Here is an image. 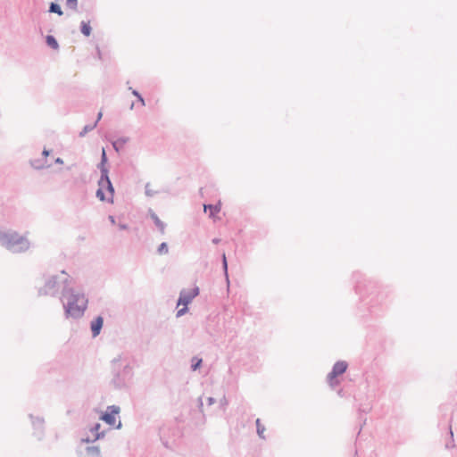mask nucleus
<instances>
[{"instance_id": "f257e3e1", "label": "nucleus", "mask_w": 457, "mask_h": 457, "mask_svg": "<svg viewBox=\"0 0 457 457\" xmlns=\"http://www.w3.org/2000/svg\"><path fill=\"white\" fill-rule=\"evenodd\" d=\"M66 298L65 312L68 316H81L87 306V299L84 294L69 289L64 295Z\"/></svg>"}, {"instance_id": "f03ea898", "label": "nucleus", "mask_w": 457, "mask_h": 457, "mask_svg": "<svg viewBox=\"0 0 457 457\" xmlns=\"http://www.w3.org/2000/svg\"><path fill=\"white\" fill-rule=\"evenodd\" d=\"M106 154L104 149L102 150V177L98 182V189L96 191V196L101 201L112 202L114 189L108 178L107 170L104 165L106 162Z\"/></svg>"}, {"instance_id": "7ed1b4c3", "label": "nucleus", "mask_w": 457, "mask_h": 457, "mask_svg": "<svg viewBox=\"0 0 457 457\" xmlns=\"http://www.w3.org/2000/svg\"><path fill=\"white\" fill-rule=\"evenodd\" d=\"M0 240L2 244L11 250H15V247L21 245L20 249L26 246L24 238L15 232H7L1 236Z\"/></svg>"}, {"instance_id": "20e7f679", "label": "nucleus", "mask_w": 457, "mask_h": 457, "mask_svg": "<svg viewBox=\"0 0 457 457\" xmlns=\"http://www.w3.org/2000/svg\"><path fill=\"white\" fill-rule=\"evenodd\" d=\"M199 294V288L197 287H193L188 291H182L180 293L179 299L178 301V307L183 305L181 309L177 312V316L179 317L185 314L187 311V304Z\"/></svg>"}, {"instance_id": "39448f33", "label": "nucleus", "mask_w": 457, "mask_h": 457, "mask_svg": "<svg viewBox=\"0 0 457 457\" xmlns=\"http://www.w3.org/2000/svg\"><path fill=\"white\" fill-rule=\"evenodd\" d=\"M347 369V363L345 361H337L332 371L328 376V381L330 386H334L337 384V380L336 378L339 375H342L345 372Z\"/></svg>"}, {"instance_id": "423d86ee", "label": "nucleus", "mask_w": 457, "mask_h": 457, "mask_svg": "<svg viewBox=\"0 0 457 457\" xmlns=\"http://www.w3.org/2000/svg\"><path fill=\"white\" fill-rule=\"evenodd\" d=\"M120 412L118 406H109L105 413L101 416V420L106 422L108 425L114 427L116 425V416Z\"/></svg>"}, {"instance_id": "0eeeda50", "label": "nucleus", "mask_w": 457, "mask_h": 457, "mask_svg": "<svg viewBox=\"0 0 457 457\" xmlns=\"http://www.w3.org/2000/svg\"><path fill=\"white\" fill-rule=\"evenodd\" d=\"M104 320L102 317H97L91 322V330L94 337L99 335L102 327H103Z\"/></svg>"}, {"instance_id": "6e6552de", "label": "nucleus", "mask_w": 457, "mask_h": 457, "mask_svg": "<svg viewBox=\"0 0 457 457\" xmlns=\"http://www.w3.org/2000/svg\"><path fill=\"white\" fill-rule=\"evenodd\" d=\"M204 212H208L209 216L211 218H216V215L220 212V204H208L204 205Z\"/></svg>"}, {"instance_id": "1a4fd4ad", "label": "nucleus", "mask_w": 457, "mask_h": 457, "mask_svg": "<svg viewBox=\"0 0 457 457\" xmlns=\"http://www.w3.org/2000/svg\"><path fill=\"white\" fill-rule=\"evenodd\" d=\"M102 112H100L97 116V120L90 126H86L83 131L80 132V136L83 137L87 131L92 130L96 126L98 120L102 118Z\"/></svg>"}, {"instance_id": "9d476101", "label": "nucleus", "mask_w": 457, "mask_h": 457, "mask_svg": "<svg viewBox=\"0 0 457 457\" xmlns=\"http://www.w3.org/2000/svg\"><path fill=\"white\" fill-rule=\"evenodd\" d=\"M81 32L86 37L90 36L91 34V27L89 25V22L82 21L81 22Z\"/></svg>"}, {"instance_id": "9b49d317", "label": "nucleus", "mask_w": 457, "mask_h": 457, "mask_svg": "<svg viewBox=\"0 0 457 457\" xmlns=\"http://www.w3.org/2000/svg\"><path fill=\"white\" fill-rule=\"evenodd\" d=\"M46 43L53 49H57L58 46H59L56 39L53 36H47L46 37Z\"/></svg>"}, {"instance_id": "f8f14e48", "label": "nucleus", "mask_w": 457, "mask_h": 457, "mask_svg": "<svg viewBox=\"0 0 457 457\" xmlns=\"http://www.w3.org/2000/svg\"><path fill=\"white\" fill-rule=\"evenodd\" d=\"M49 11L51 12H55L57 13L58 15H62V11L61 9V7L57 4H54V3H52L50 4V9Z\"/></svg>"}, {"instance_id": "ddd939ff", "label": "nucleus", "mask_w": 457, "mask_h": 457, "mask_svg": "<svg viewBox=\"0 0 457 457\" xmlns=\"http://www.w3.org/2000/svg\"><path fill=\"white\" fill-rule=\"evenodd\" d=\"M87 452L89 457H99V449L97 447H88Z\"/></svg>"}, {"instance_id": "4468645a", "label": "nucleus", "mask_w": 457, "mask_h": 457, "mask_svg": "<svg viewBox=\"0 0 457 457\" xmlns=\"http://www.w3.org/2000/svg\"><path fill=\"white\" fill-rule=\"evenodd\" d=\"M256 426H257V433H258V435H259L261 437H262V438H263V437H264V435H263V434H264L265 428H264V427H263V426H262V425H261V423H260V420H259V419H257V420H256Z\"/></svg>"}, {"instance_id": "2eb2a0df", "label": "nucleus", "mask_w": 457, "mask_h": 457, "mask_svg": "<svg viewBox=\"0 0 457 457\" xmlns=\"http://www.w3.org/2000/svg\"><path fill=\"white\" fill-rule=\"evenodd\" d=\"M151 217L152 219L154 220L156 226L161 229V230H163L164 228V225L163 223L160 220V219L154 214V213H152L151 214Z\"/></svg>"}, {"instance_id": "dca6fc26", "label": "nucleus", "mask_w": 457, "mask_h": 457, "mask_svg": "<svg viewBox=\"0 0 457 457\" xmlns=\"http://www.w3.org/2000/svg\"><path fill=\"white\" fill-rule=\"evenodd\" d=\"M158 253L160 254H165L168 253V245L166 243H162L158 247Z\"/></svg>"}, {"instance_id": "f3484780", "label": "nucleus", "mask_w": 457, "mask_h": 457, "mask_svg": "<svg viewBox=\"0 0 457 457\" xmlns=\"http://www.w3.org/2000/svg\"><path fill=\"white\" fill-rule=\"evenodd\" d=\"M201 363H202V359L194 358L192 360V369H193V370H197L200 367Z\"/></svg>"}, {"instance_id": "a211bd4d", "label": "nucleus", "mask_w": 457, "mask_h": 457, "mask_svg": "<svg viewBox=\"0 0 457 457\" xmlns=\"http://www.w3.org/2000/svg\"><path fill=\"white\" fill-rule=\"evenodd\" d=\"M66 4H67V6L70 7L71 9H76L78 1L77 0H67Z\"/></svg>"}, {"instance_id": "6ab92c4d", "label": "nucleus", "mask_w": 457, "mask_h": 457, "mask_svg": "<svg viewBox=\"0 0 457 457\" xmlns=\"http://www.w3.org/2000/svg\"><path fill=\"white\" fill-rule=\"evenodd\" d=\"M133 94H134L135 96H137L139 98V100H140V102H141L142 105H145L144 99H143V98H142V97L137 94V91H133Z\"/></svg>"}, {"instance_id": "aec40b11", "label": "nucleus", "mask_w": 457, "mask_h": 457, "mask_svg": "<svg viewBox=\"0 0 457 457\" xmlns=\"http://www.w3.org/2000/svg\"><path fill=\"white\" fill-rule=\"evenodd\" d=\"M148 187H149V185L146 186L145 192L148 195H152L154 192L152 191V189H149Z\"/></svg>"}, {"instance_id": "412c9836", "label": "nucleus", "mask_w": 457, "mask_h": 457, "mask_svg": "<svg viewBox=\"0 0 457 457\" xmlns=\"http://www.w3.org/2000/svg\"><path fill=\"white\" fill-rule=\"evenodd\" d=\"M223 265H224V269L227 270V259H226V255L225 253H223Z\"/></svg>"}, {"instance_id": "4be33fe9", "label": "nucleus", "mask_w": 457, "mask_h": 457, "mask_svg": "<svg viewBox=\"0 0 457 457\" xmlns=\"http://www.w3.org/2000/svg\"><path fill=\"white\" fill-rule=\"evenodd\" d=\"M100 427H101V426H100V424H96V425L95 426V430H96V432H98V430H99Z\"/></svg>"}, {"instance_id": "5701e85b", "label": "nucleus", "mask_w": 457, "mask_h": 457, "mask_svg": "<svg viewBox=\"0 0 457 457\" xmlns=\"http://www.w3.org/2000/svg\"><path fill=\"white\" fill-rule=\"evenodd\" d=\"M43 154H44V155H46V156H47V155L49 154V152H48L47 150H44V151H43Z\"/></svg>"}]
</instances>
